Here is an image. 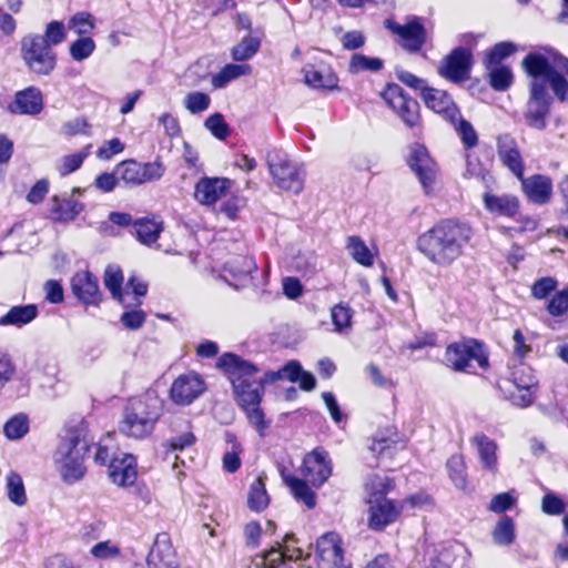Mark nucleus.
Listing matches in <instances>:
<instances>
[{
    "instance_id": "864d4df0",
    "label": "nucleus",
    "mask_w": 568,
    "mask_h": 568,
    "mask_svg": "<svg viewBox=\"0 0 568 568\" xmlns=\"http://www.w3.org/2000/svg\"><path fill=\"white\" fill-rule=\"evenodd\" d=\"M513 81V73L505 65L495 67L489 72V83L497 91L507 90Z\"/></svg>"
},
{
    "instance_id": "de8ad7c7",
    "label": "nucleus",
    "mask_w": 568,
    "mask_h": 568,
    "mask_svg": "<svg viewBox=\"0 0 568 568\" xmlns=\"http://www.w3.org/2000/svg\"><path fill=\"white\" fill-rule=\"evenodd\" d=\"M89 148L90 146L73 154L64 155L57 163V170L60 175L65 176L79 170L82 166L84 160L89 156Z\"/></svg>"
},
{
    "instance_id": "7c9ffc66",
    "label": "nucleus",
    "mask_w": 568,
    "mask_h": 568,
    "mask_svg": "<svg viewBox=\"0 0 568 568\" xmlns=\"http://www.w3.org/2000/svg\"><path fill=\"white\" fill-rule=\"evenodd\" d=\"M394 480L386 475H369L364 484L366 503L386 498L387 494L394 489Z\"/></svg>"
},
{
    "instance_id": "20e7f679",
    "label": "nucleus",
    "mask_w": 568,
    "mask_h": 568,
    "mask_svg": "<svg viewBox=\"0 0 568 568\" xmlns=\"http://www.w3.org/2000/svg\"><path fill=\"white\" fill-rule=\"evenodd\" d=\"M89 449L88 442L74 433L61 439L54 454V463L64 483L74 484L83 478V462Z\"/></svg>"
},
{
    "instance_id": "a211bd4d",
    "label": "nucleus",
    "mask_w": 568,
    "mask_h": 568,
    "mask_svg": "<svg viewBox=\"0 0 568 568\" xmlns=\"http://www.w3.org/2000/svg\"><path fill=\"white\" fill-rule=\"evenodd\" d=\"M296 539L294 535L287 534L283 544L273 547L264 554L265 568H287L286 561H295L304 559L308 554L300 547H295Z\"/></svg>"
},
{
    "instance_id": "5fc2aeb1",
    "label": "nucleus",
    "mask_w": 568,
    "mask_h": 568,
    "mask_svg": "<svg viewBox=\"0 0 568 568\" xmlns=\"http://www.w3.org/2000/svg\"><path fill=\"white\" fill-rule=\"evenodd\" d=\"M67 38L65 27L61 21H51L47 24L44 36H42V40L47 45L52 48L53 45H58L62 43Z\"/></svg>"
},
{
    "instance_id": "f03ea898",
    "label": "nucleus",
    "mask_w": 568,
    "mask_h": 568,
    "mask_svg": "<svg viewBox=\"0 0 568 568\" xmlns=\"http://www.w3.org/2000/svg\"><path fill=\"white\" fill-rule=\"evenodd\" d=\"M163 404L158 390L153 388L131 398L124 407L120 432L136 439L150 436L163 414Z\"/></svg>"
},
{
    "instance_id": "9b49d317",
    "label": "nucleus",
    "mask_w": 568,
    "mask_h": 568,
    "mask_svg": "<svg viewBox=\"0 0 568 568\" xmlns=\"http://www.w3.org/2000/svg\"><path fill=\"white\" fill-rule=\"evenodd\" d=\"M206 389L204 378L196 372L179 375L170 387V399L178 406H189Z\"/></svg>"
},
{
    "instance_id": "4d7b16f0",
    "label": "nucleus",
    "mask_w": 568,
    "mask_h": 568,
    "mask_svg": "<svg viewBox=\"0 0 568 568\" xmlns=\"http://www.w3.org/2000/svg\"><path fill=\"white\" fill-rule=\"evenodd\" d=\"M211 98L209 94L200 91L190 92L184 98V106L193 114L201 113L209 109Z\"/></svg>"
},
{
    "instance_id": "e2e57ef3",
    "label": "nucleus",
    "mask_w": 568,
    "mask_h": 568,
    "mask_svg": "<svg viewBox=\"0 0 568 568\" xmlns=\"http://www.w3.org/2000/svg\"><path fill=\"white\" fill-rule=\"evenodd\" d=\"M542 82L545 84L546 82L549 83L552 92L560 101L568 100V81L557 70L550 73L549 78Z\"/></svg>"
},
{
    "instance_id": "f8f14e48",
    "label": "nucleus",
    "mask_w": 568,
    "mask_h": 568,
    "mask_svg": "<svg viewBox=\"0 0 568 568\" xmlns=\"http://www.w3.org/2000/svg\"><path fill=\"white\" fill-rule=\"evenodd\" d=\"M408 165L417 176L424 192L430 194L438 176L437 163L430 158L424 145L415 144L410 149Z\"/></svg>"
},
{
    "instance_id": "a878e982",
    "label": "nucleus",
    "mask_w": 568,
    "mask_h": 568,
    "mask_svg": "<svg viewBox=\"0 0 568 568\" xmlns=\"http://www.w3.org/2000/svg\"><path fill=\"white\" fill-rule=\"evenodd\" d=\"M8 109L13 114L37 115L43 109L42 93L36 87L18 91Z\"/></svg>"
},
{
    "instance_id": "58836bf2",
    "label": "nucleus",
    "mask_w": 568,
    "mask_h": 568,
    "mask_svg": "<svg viewBox=\"0 0 568 568\" xmlns=\"http://www.w3.org/2000/svg\"><path fill=\"white\" fill-rule=\"evenodd\" d=\"M346 248L349 255L363 266H372L374 264V255L365 244V242L357 235L348 236Z\"/></svg>"
},
{
    "instance_id": "2f4dec72",
    "label": "nucleus",
    "mask_w": 568,
    "mask_h": 568,
    "mask_svg": "<svg viewBox=\"0 0 568 568\" xmlns=\"http://www.w3.org/2000/svg\"><path fill=\"white\" fill-rule=\"evenodd\" d=\"M38 313L34 304L13 306L0 317V326L22 327L37 318Z\"/></svg>"
},
{
    "instance_id": "cd10ccee",
    "label": "nucleus",
    "mask_w": 568,
    "mask_h": 568,
    "mask_svg": "<svg viewBox=\"0 0 568 568\" xmlns=\"http://www.w3.org/2000/svg\"><path fill=\"white\" fill-rule=\"evenodd\" d=\"M485 209L493 215L513 219L519 212V200L513 194H494L485 192L483 195Z\"/></svg>"
},
{
    "instance_id": "423d86ee",
    "label": "nucleus",
    "mask_w": 568,
    "mask_h": 568,
    "mask_svg": "<svg viewBox=\"0 0 568 568\" xmlns=\"http://www.w3.org/2000/svg\"><path fill=\"white\" fill-rule=\"evenodd\" d=\"M21 58L28 69L38 75H49L57 67V54L45 44L41 34L30 33L21 40Z\"/></svg>"
},
{
    "instance_id": "473e14b6",
    "label": "nucleus",
    "mask_w": 568,
    "mask_h": 568,
    "mask_svg": "<svg viewBox=\"0 0 568 568\" xmlns=\"http://www.w3.org/2000/svg\"><path fill=\"white\" fill-rule=\"evenodd\" d=\"M305 83L313 89L332 90L337 87L338 78L329 68L314 69L306 67L303 69Z\"/></svg>"
},
{
    "instance_id": "f3484780",
    "label": "nucleus",
    "mask_w": 568,
    "mask_h": 568,
    "mask_svg": "<svg viewBox=\"0 0 568 568\" xmlns=\"http://www.w3.org/2000/svg\"><path fill=\"white\" fill-rule=\"evenodd\" d=\"M368 504V527L373 530H383L388 525L395 523L404 509L399 500L382 498L378 501H367Z\"/></svg>"
},
{
    "instance_id": "4468645a",
    "label": "nucleus",
    "mask_w": 568,
    "mask_h": 568,
    "mask_svg": "<svg viewBox=\"0 0 568 568\" xmlns=\"http://www.w3.org/2000/svg\"><path fill=\"white\" fill-rule=\"evenodd\" d=\"M332 460L323 448L308 453L301 468V474L312 486L321 487L332 475Z\"/></svg>"
},
{
    "instance_id": "72a5a7b5",
    "label": "nucleus",
    "mask_w": 568,
    "mask_h": 568,
    "mask_svg": "<svg viewBox=\"0 0 568 568\" xmlns=\"http://www.w3.org/2000/svg\"><path fill=\"white\" fill-rule=\"evenodd\" d=\"M523 65L526 72L534 78V80L546 81L555 68L549 63L548 59L541 54L530 53L524 61Z\"/></svg>"
},
{
    "instance_id": "c85d7f7f",
    "label": "nucleus",
    "mask_w": 568,
    "mask_h": 568,
    "mask_svg": "<svg viewBox=\"0 0 568 568\" xmlns=\"http://www.w3.org/2000/svg\"><path fill=\"white\" fill-rule=\"evenodd\" d=\"M82 192L80 187H73L71 196L53 195L50 203L53 217L59 222L73 221L83 211L84 205L72 196Z\"/></svg>"
},
{
    "instance_id": "6e6d98bb",
    "label": "nucleus",
    "mask_w": 568,
    "mask_h": 568,
    "mask_svg": "<svg viewBox=\"0 0 568 568\" xmlns=\"http://www.w3.org/2000/svg\"><path fill=\"white\" fill-rule=\"evenodd\" d=\"M453 125L457 131L458 135L460 136L463 144L467 149H471L477 145L478 136L470 122L463 119L462 115L459 114V119Z\"/></svg>"
},
{
    "instance_id": "39448f33",
    "label": "nucleus",
    "mask_w": 568,
    "mask_h": 568,
    "mask_svg": "<svg viewBox=\"0 0 568 568\" xmlns=\"http://www.w3.org/2000/svg\"><path fill=\"white\" fill-rule=\"evenodd\" d=\"M445 361L454 371L474 373L476 368L488 366L484 345L474 338L464 339L447 346Z\"/></svg>"
},
{
    "instance_id": "6e6552de",
    "label": "nucleus",
    "mask_w": 568,
    "mask_h": 568,
    "mask_svg": "<svg viewBox=\"0 0 568 568\" xmlns=\"http://www.w3.org/2000/svg\"><path fill=\"white\" fill-rule=\"evenodd\" d=\"M165 170L166 168L160 159L145 163L126 160L116 165L115 173L119 180L126 185L138 186L159 181L164 175Z\"/></svg>"
},
{
    "instance_id": "09e8293b",
    "label": "nucleus",
    "mask_w": 568,
    "mask_h": 568,
    "mask_svg": "<svg viewBox=\"0 0 568 568\" xmlns=\"http://www.w3.org/2000/svg\"><path fill=\"white\" fill-rule=\"evenodd\" d=\"M94 17L85 11L77 12L68 21V28L79 36L91 33L94 29Z\"/></svg>"
},
{
    "instance_id": "dca6fc26",
    "label": "nucleus",
    "mask_w": 568,
    "mask_h": 568,
    "mask_svg": "<svg viewBox=\"0 0 568 568\" xmlns=\"http://www.w3.org/2000/svg\"><path fill=\"white\" fill-rule=\"evenodd\" d=\"M316 560L318 568H345L343 567L344 550L338 534L326 532L317 539Z\"/></svg>"
},
{
    "instance_id": "bf43d9fd",
    "label": "nucleus",
    "mask_w": 568,
    "mask_h": 568,
    "mask_svg": "<svg viewBox=\"0 0 568 568\" xmlns=\"http://www.w3.org/2000/svg\"><path fill=\"white\" fill-rule=\"evenodd\" d=\"M16 372V365L11 356L6 351L0 349V390L13 379Z\"/></svg>"
},
{
    "instance_id": "4c0bfd02",
    "label": "nucleus",
    "mask_w": 568,
    "mask_h": 568,
    "mask_svg": "<svg viewBox=\"0 0 568 568\" xmlns=\"http://www.w3.org/2000/svg\"><path fill=\"white\" fill-rule=\"evenodd\" d=\"M270 504L263 476H258L250 486L247 505L254 511L264 510Z\"/></svg>"
},
{
    "instance_id": "0e129e2a",
    "label": "nucleus",
    "mask_w": 568,
    "mask_h": 568,
    "mask_svg": "<svg viewBox=\"0 0 568 568\" xmlns=\"http://www.w3.org/2000/svg\"><path fill=\"white\" fill-rule=\"evenodd\" d=\"M245 414L250 423L256 428V430L262 435L263 432L268 427L270 423L265 420V415L260 404L251 405L247 407H241Z\"/></svg>"
},
{
    "instance_id": "1a4fd4ad",
    "label": "nucleus",
    "mask_w": 568,
    "mask_h": 568,
    "mask_svg": "<svg viewBox=\"0 0 568 568\" xmlns=\"http://www.w3.org/2000/svg\"><path fill=\"white\" fill-rule=\"evenodd\" d=\"M382 98L407 128L414 129L420 126L419 103L415 99L406 95L402 87L396 83L387 84L382 92Z\"/></svg>"
},
{
    "instance_id": "052dcab7",
    "label": "nucleus",
    "mask_w": 568,
    "mask_h": 568,
    "mask_svg": "<svg viewBox=\"0 0 568 568\" xmlns=\"http://www.w3.org/2000/svg\"><path fill=\"white\" fill-rule=\"evenodd\" d=\"M516 51V45L513 42H499L493 47L487 55L489 65H497L504 59L508 58Z\"/></svg>"
},
{
    "instance_id": "aec40b11",
    "label": "nucleus",
    "mask_w": 568,
    "mask_h": 568,
    "mask_svg": "<svg viewBox=\"0 0 568 568\" xmlns=\"http://www.w3.org/2000/svg\"><path fill=\"white\" fill-rule=\"evenodd\" d=\"M231 185L226 178H202L195 184L194 197L202 205H212L226 195Z\"/></svg>"
},
{
    "instance_id": "338daca9",
    "label": "nucleus",
    "mask_w": 568,
    "mask_h": 568,
    "mask_svg": "<svg viewBox=\"0 0 568 568\" xmlns=\"http://www.w3.org/2000/svg\"><path fill=\"white\" fill-rule=\"evenodd\" d=\"M557 286V281L552 277H541L535 282L531 287L532 296L542 300L546 298Z\"/></svg>"
},
{
    "instance_id": "a18cd8bd",
    "label": "nucleus",
    "mask_w": 568,
    "mask_h": 568,
    "mask_svg": "<svg viewBox=\"0 0 568 568\" xmlns=\"http://www.w3.org/2000/svg\"><path fill=\"white\" fill-rule=\"evenodd\" d=\"M493 539L497 545L507 546L515 540V524L514 520L508 517H501L493 531Z\"/></svg>"
},
{
    "instance_id": "8fccbe9b",
    "label": "nucleus",
    "mask_w": 568,
    "mask_h": 568,
    "mask_svg": "<svg viewBox=\"0 0 568 568\" xmlns=\"http://www.w3.org/2000/svg\"><path fill=\"white\" fill-rule=\"evenodd\" d=\"M331 316L335 331L342 333L351 327L353 310L347 304L339 303L332 308Z\"/></svg>"
},
{
    "instance_id": "bb28decb",
    "label": "nucleus",
    "mask_w": 568,
    "mask_h": 568,
    "mask_svg": "<svg viewBox=\"0 0 568 568\" xmlns=\"http://www.w3.org/2000/svg\"><path fill=\"white\" fill-rule=\"evenodd\" d=\"M256 270V264L252 257L237 256L224 266L225 281L235 288L245 285L251 280V274Z\"/></svg>"
},
{
    "instance_id": "ddd939ff",
    "label": "nucleus",
    "mask_w": 568,
    "mask_h": 568,
    "mask_svg": "<svg viewBox=\"0 0 568 568\" xmlns=\"http://www.w3.org/2000/svg\"><path fill=\"white\" fill-rule=\"evenodd\" d=\"M550 109V97L542 81L534 80L530 88V98L527 102L525 119L527 124L536 130H545Z\"/></svg>"
},
{
    "instance_id": "680f3d73",
    "label": "nucleus",
    "mask_w": 568,
    "mask_h": 568,
    "mask_svg": "<svg viewBox=\"0 0 568 568\" xmlns=\"http://www.w3.org/2000/svg\"><path fill=\"white\" fill-rule=\"evenodd\" d=\"M547 311L550 315L557 317L568 311V287L557 292L548 302Z\"/></svg>"
},
{
    "instance_id": "9d476101",
    "label": "nucleus",
    "mask_w": 568,
    "mask_h": 568,
    "mask_svg": "<svg viewBox=\"0 0 568 568\" xmlns=\"http://www.w3.org/2000/svg\"><path fill=\"white\" fill-rule=\"evenodd\" d=\"M384 26L392 33L400 38L402 47L410 53L420 51L427 41V31L422 19L417 16L407 17L404 24L393 19H386Z\"/></svg>"
},
{
    "instance_id": "ea45409f",
    "label": "nucleus",
    "mask_w": 568,
    "mask_h": 568,
    "mask_svg": "<svg viewBox=\"0 0 568 568\" xmlns=\"http://www.w3.org/2000/svg\"><path fill=\"white\" fill-rule=\"evenodd\" d=\"M384 68V62L379 58L368 57L363 53H354L348 62V72L357 74L361 72H378Z\"/></svg>"
},
{
    "instance_id": "f257e3e1",
    "label": "nucleus",
    "mask_w": 568,
    "mask_h": 568,
    "mask_svg": "<svg viewBox=\"0 0 568 568\" xmlns=\"http://www.w3.org/2000/svg\"><path fill=\"white\" fill-rule=\"evenodd\" d=\"M473 235L467 223L444 220L418 237L417 248L434 264L448 266L463 255Z\"/></svg>"
},
{
    "instance_id": "5701e85b",
    "label": "nucleus",
    "mask_w": 568,
    "mask_h": 568,
    "mask_svg": "<svg viewBox=\"0 0 568 568\" xmlns=\"http://www.w3.org/2000/svg\"><path fill=\"white\" fill-rule=\"evenodd\" d=\"M471 446L476 449L481 469L496 474L498 471V445L484 433H476L470 438Z\"/></svg>"
},
{
    "instance_id": "e433bc0d",
    "label": "nucleus",
    "mask_w": 568,
    "mask_h": 568,
    "mask_svg": "<svg viewBox=\"0 0 568 568\" xmlns=\"http://www.w3.org/2000/svg\"><path fill=\"white\" fill-rule=\"evenodd\" d=\"M133 225L138 240L145 245L155 243L163 230L161 222L148 217L136 220Z\"/></svg>"
},
{
    "instance_id": "69168bd1",
    "label": "nucleus",
    "mask_w": 568,
    "mask_h": 568,
    "mask_svg": "<svg viewBox=\"0 0 568 568\" xmlns=\"http://www.w3.org/2000/svg\"><path fill=\"white\" fill-rule=\"evenodd\" d=\"M395 75L405 85L414 90H419L422 92V97L424 95V90L428 89L426 81L424 79L416 77L409 71L396 69Z\"/></svg>"
},
{
    "instance_id": "4be33fe9",
    "label": "nucleus",
    "mask_w": 568,
    "mask_h": 568,
    "mask_svg": "<svg viewBox=\"0 0 568 568\" xmlns=\"http://www.w3.org/2000/svg\"><path fill=\"white\" fill-rule=\"evenodd\" d=\"M497 153L501 163L516 176L524 174V161L517 141L510 134L497 138Z\"/></svg>"
},
{
    "instance_id": "f704fd0d",
    "label": "nucleus",
    "mask_w": 568,
    "mask_h": 568,
    "mask_svg": "<svg viewBox=\"0 0 568 568\" xmlns=\"http://www.w3.org/2000/svg\"><path fill=\"white\" fill-rule=\"evenodd\" d=\"M285 484L297 501L303 503L308 509L316 506V495L308 486V481L294 476L284 477Z\"/></svg>"
},
{
    "instance_id": "79ce46f5",
    "label": "nucleus",
    "mask_w": 568,
    "mask_h": 568,
    "mask_svg": "<svg viewBox=\"0 0 568 568\" xmlns=\"http://www.w3.org/2000/svg\"><path fill=\"white\" fill-rule=\"evenodd\" d=\"M7 495L11 503L17 506H23L27 504V494L23 485L22 477L10 471L7 477Z\"/></svg>"
},
{
    "instance_id": "7ed1b4c3",
    "label": "nucleus",
    "mask_w": 568,
    "mask_h": 568,
    "mask_svg": "<svg viewBox=\"0 0 568 568\" xmlns=\"http://www.w3.org/2000/svg\"><path fill=\"white\" fill-rule=\"evenodd\" d=\"M216 365L230 379L240 407L261 404L264 390L257 381L260 368L255 364L236 354L224 353Z\"/></svg>"
},
{
    "instance_id": "c9c22d12",
    "label": "nucleus",
    "mask_w": 568,
    "mask_h": 568,
    "mask_svg": "<svg viewBox=\"0 0 568 568\" xmlns=\"http://www.w3.org/2000/svg\"><path fill=\"white\" fill-rule=\"evenodd\" d=\"M252 73L250 64L229 63L224 65L219 73L212 77V85L215 89H222L231 81Z\"/></svg>"
},
{
    "instance_id": "2eb2a0df",
    "label": "nucleus",
    "mask_w": 568,
    "mask_h": 568,
    "mask_svg": "<svg viewBox=\"0 0 568 568\" xmlns=\"http://www.w3.org/2000/svg\"><path fill=\"white\" fill-rule=\"evenodd\" d=\"M470 68L471 52L458 47L442 61L438 73L454 83H460L469 78Z\"/></svg>"
},
{
    "instance_id": "393cba45",
    "label": "nucleus",
    "mask_w": 568,
    "mask_h": 568,
    "mask_svg": "<svg viewBox=\"0 0 568 568\" xmlns=\"http://www.w3.org/2000/svg\"><path fill=\"white\" fill-rule=\"evenodd\" d=\"M73 294L84 304L98 305L101 300L98 278L88 271L78 272L71 280Z\"/></svg>"
},
{
    "instance_id": "b1692460",
    "label": "nucleus",
    "mask_w": 568,
    "mask_h": 568,
    "mask_svg": "<svg viewBox=\"0 0 568 568\" xmlns=\"http://www.w3.org/2000/svg\"><path fill=\"white\" fill-rule=\"evenodd\" d=\"M521 182L524 194L535 204H546L550 201L552 194V181L549 176L535 174L529 178H518Z\"/></svg>"
},
{
    "instance_id": "603ef678",
    "label": "nucleus",
    "mask_w": 568,
    "mask_h": 568,
    "mask_svg": "<svg viewBox=\"0 0 568 568\" xmlns=\"http://www.w3.org/2000/svg\"><path fill=\"white\" fill-rule=\"evenodd\" d=\"M95 50V42L90 37H81L70 45V55L75 61H83Z\"/></svg>"
},
{
    "instance_id": "a19ab883",
    "label": "nucleus",
    "mask_w": 568,
    "mask_h": 568,
    "mask_svg": "<svg viewBox=\"0 0 568 568\" xmlns=\"http://www.w3.org/2000/svg\"><path fill=\"white\" fill-rule=\"evenodd\" d=\"M123 274L120 268L108 266L104 272V285L110 291L112 297L126 306L125 297L128 292H122Z\"/></svg>"
},
{
    "instance_id": "c756f323",
    "label": "nucleus",
    "mask_w": 568,
    "mask_h": 568,
    "mask_svg": "<svg viewBox=\"0 0 568 568\" xmlns=\"http://www.w3.org/2000/svg\"><path fill=\"white\" fill-rule=\"evenodd\" d=\"M111 480L119 486L133 485L136 479V459L133 455L124 454L122 458H113L109 466Z\"/></svg>"
},
{
    "instance_id": "774afa93",
    "label": "nucleus",
    "mask_w": 568,
    "mask_h": 568,
    "mask_svg": "<svg viewBox=\"0 0 568 568\" xmlns=\"http://www.w3.org/2000/svg\"><path fill=\"white\" fill-rule=\"evenodd\" d=\"M341 42L345 50L354 51L364 47L366 38L362 31L353 30L344 33Z\"/></svg>"
},
{
    "instance_id": "3c124183",
    "label": "nucleus",
    "mask_w": 568,
    "mask_h": 568,
    "mask_svg": "<svg viewBox=\"0 0 568 568\" xmlns=\"http://www.w3.org/2000/svg\"><path fill=\"white\" fill-rule=\"evenodd\" d=\"M513 383L516 389H535L537 379L529 366L520 365L513 372Z\"/></svg>"
},
{
    "instance_id": "13d9d810",
    "label": "nucleus",
    "mask_w": 568,
    "mask_h": 568,
    "mask_svg": "<svg viewBox=\"0 0 568 568\" xmlns=\"http://www.w3.org/2000/svg\"><path fill=\"white\" fill-rule=\"evenodd\" d=\"M204 125L219 140H225L230 134L229 125L220 113L210 115Z\"/></svg>"
},
{
    "instance_id": "37998d69",
    "label": "nucleus",
    "mask_w": 568,
    "mask_h": 568,
    "mask_svg": "<svg viewBox=\"0 0 568 568\" xmlns=\"http://www.w3.org/2000/svg\"><path fill=\"white\" fill-rule=\"evenodd\" d=\"M28 432L29 418L23 413L12 416L3 426V434L10 440L21 439Z\"/></svg>"
},
{
    "instance_id": "412c9836",
    "label": "nucleus",
    "mask_w": 568,
    "mask_h": 568,
    "mask_svg": "<svg viewBox=\"0 0 568 568\" xmlns=\"http://www.w3.org/2000/svg\"><path fill=\"white\" fill-rule=\"evenodd\" d=\"M149 568H178L175 550L168 534H158L148 555Z\"/></svg>"
},
{
    "instance_id": "49530a36",
    "label": "nucleus",
    "mask_w": 568,
    "mask_h": 568,
    "mask_svg": "<svg viewBox=\"0 0 568 568\" xmlns=\"http://www.w3.org/2000/svg\"><path fill=\"white\" fill-rule=\"evenodd\" d=\"M446 466L454 485L459 489H464L467 485L466 465L464 457L459 454L453 455L447 460Z\"/></svg>"
},
{
    "instance_id": "6ab92c4d",
    "label": "nucleus",
    "mask_w": 568,
    "mask_h": 568,
    "mask_svg": "<svg viewBox=\"0 0 568 568\" xmlns=\"http://www.w3.org/2000/svg\"><path fill=\"white\" fill-rule=\"evenodd\" d=\"M422 98L428 109L440 114L450 124L459 119L460 111L446 91L428 88L424 90Z\"/></svg>"
},
{
    "instance_id": "c03bdc74",
    "label": "nucleus",
    "mask_w": 568,
    "mask_h": 568,
    "mask_svg": "<svg viewBox=\"0 0 568 568\" xmlns=\"http://www.w3.org/2000/svg\"><path fill=\"white\" fill-rule=\"evenodd\" d=\"M261 47L258 38L246 36L232 49V59L243 62L253 58Z\"/></svg>"
},
{
    "instance_id": "0eeeda50",
    "label": "nucleus",
    "mask_w": 568,
    "mask_h": 568,
    "mask_svg": "<svg viewBox=\"0 0 568 568\" xmlns=\"http://www.w3.org/2000/svg\"><path fill=\"white\" fill-rule=\"evenodd\" d=\"M267 165L276 185L287 192L298 194L304 187L303 168L287 159L280 151L267 154Z\"/></svg>"
}]
</instances>
